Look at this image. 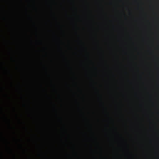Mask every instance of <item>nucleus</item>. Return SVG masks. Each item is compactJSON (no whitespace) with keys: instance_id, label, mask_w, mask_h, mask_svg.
<instances>
[{"instance_id":"1","label":"nucleus","mask_w":159,"mask_h":159,"mask_svg":"<svg viewBox=\"0 0 159 159\" xmlns=\"http://www.w3.org/2000/svg\"><path fill=\"white\" fill-rule=\"evenodd\" d=\"M94 156V152L93 149L90 146L89 148V151L85 155V158L88 159H93Z\"/></svg>"},{"instance_id":"4","label":"nucleus","mask_w":159,"mask_h":159,"mask_svg":"<svg viewBox=\"0 0 159 159\" xmlns=\"http://www.w3.org/2000/svg\"><path fill=\"white\" fill-rule=\"evenodd\" d=\"M13 156H14V157H15V154H13Z\"/></svg>"},{"instance_id":"5","label":"nucleus","mask_w":159,"mask_h":159,"mask_svg":"<svg viewBox=\"0 0 159 159\" xmlns=\"http://www.w3.org/2000/svg\"><path fill=\"white\" fill-rule=\"evenodd\" d=\"M38 156H41V155L40 154H39L38 155Z\"/></svg>"},{"instance_id":"2","label":"nucleus","mask_w":159,"mask_h":159,"mask_svg":"<svg viewBox=\"0 0 159 159\" xmlns=\"http://www.w3.org/2000/svg\"><path fill=\"white\" fill-rule=\"evenodd\" d=\"M100 107V159H101V110Z\"/></svg>"},{"instance_id":"3","label":"nucleus","mask_w":159,"mask_h":159,"mask_svg":"<svg viewBox=\"0 0 159 159\" xmlns=\"http://www.w3.org/2000/svg\"><path fill=\"white\" fill-rule=\"evenodd\" d=\"M2 157V153H1L0 154V157Z\"/></svg>"}]
</instances>
